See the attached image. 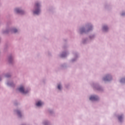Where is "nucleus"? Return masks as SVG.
Returning <instances> with one entry per match:
<instances>
[{
	"label": "nucleus",
	"mask_w": 125,
	"mask_h": 125,
	"mask_svg": "<svg viewBox=\"0 0 125 125\" xmlns=\"http://www.w3.org/2000/svg\"><path fill=\"white\" fill-rule=\"evenodd\" d=\"M35 7L36 8V10H35V11H34V14L35 15H39V14H40V5L39 4V3H36V5H35Z\"/></svg>",
	"instance_id": "obj_1"
},
{
	"label": "nucleus",
	"mask_w": 125,
	"mask_h": 125,
	"mask_svg": "<svg viewBox=\"0 0 125 125\" xmlns=\"http://www.w3.org/2000/svg\"><path fill=\"white\" fill-rule=\"evenodd\" d=\"M18 90L21 93H23V94H26L29 92V91H24V87L23 86H21Z\"/></svg>",
	"instance_id": "obj_2"
},
{
	"label": "nucleus",
	"mask_w": 125,
	"mask_h": 125,
	"mask_svg": "<svg viewBox=\"0 0 125 125\" xmlns=\"http://www.w3.org/2000/svg\"><path fill=\"white\" fill-rule=\"evenodd\" d=\"M98 99L99 98L97 96H91V97H90V100L91 101H97Z\"/></svg>",
	"instance_id": "obj_3"
},
{
	"label": "nucleus",
	"mask_w": 125,
	"mask_h": 125,
	"mask_svg": "<svg viewBox=\"0 0 125 125\" xmlns=\"http://www.w3.org/2000/svg\"><path fill=\"white\" fill-rule=\"evenodd\" d=\"M15 11L17 13H20L21 14H23L24 13V11L23 10H20L19 8L16 9Z\"/></svg>",
	"instance_id": "obj_4"
},
{
	"label": "nucleus",
	"mask_w": 125,
	"mask_h": 125,
	"mask_svg": "<svg viewBox=\"0 0 125 125\" xmlns=\"http://www.w3.org/2000/svg\"><path fill=\"white\" fill-rule=\"evenodd\" d=\"M110 76H109V75H107L106 76H105V77L104 78V80L105 81L110 80Z\"/></svg>",
	"instance_id": "obj_5"
},
{
	"label": "nucleus",
	"mask_w": 125,
	"mask_h": 125,
	"mask_svg": "<svg viewBox=\"0 0 125 125\" xmlns=\"http://www.w3.org/2000/svg\"><path fill=\"white\" fill-rule=\"evenodd\" d=\"M42 102L41 101H39V102H38L37 103H36V105L38 106H40V105H42Z\"/></svg>",
	"instance_id": "obj_6"
},
{
	"label": "nucleus",
	"mask_w": 125,
	"mask_h": 125,
	"mask_svg": "<svg viewBox=\"0 0 125 125\" xmlns=\"http://www.w3.org/2000/svg\"><path fill=\"white\" fill-rule=\"evenodd\" d=\"M123 115H121V116H118V119H119L120 121H122V120L123 119Z\"/></svg>",
	"instance_id": "obj_7"
},
{
	"label": "nucleus",
	"mask_w": 125,
	"mask_h": 125,
	"mask_svg": "<svg viewBox=\"0 0 125 125\" xmlns=\"http://www.w3.org/2000/svg\"><path fill=\"white\" fill-rule=\"evenodd\" d=\"M17 113L18 116H19V117H21V113H20V112L19 110H18L17 111Z\"/></svg>",
	"instance_id": "obj_8"
},
{
	"label": "nucleus",
	"mask_w": 125,
	"mask_h": 125,
	"mask_svg": "<svg viewBox=\"0 0 125 125\" xmlns=\"http://www.w3.org/2000/svg\"><path fill=\"white\" fill-rule=\"evenodd\" d=\"M103 29H104V30L106 31L108 29L107 26H104Z\"/></svg>",
	"instance_id": "obj_9"
},
{
	"label": "nucleus",
	"mask_w": 125,
	"mask_h": 125,
	"mask_svg": "<svg viewBox=\"0 0 125 125\" xmlns=\"http://www.w3.org/2000/svg\"><path fill=\"white\" fill-rule=\"evenodd\" d=\"M13 33H17L18 30H17V29H14L13 30Z\"/></svg>",
	"instance_id": "obj_10"
},
{
	"label": "nucleus",
	"mask_w": 125,
	"mask_h": 125,
	"mask_svg": "<svg viewBox=\"0 0 125 125\" xmlns=\"http://www.w3.org/2000/svg\"><path fill=\"white\" fill-rule=\"evenodd\" d=\"M58 89H61V88H62L61 85L59 84L58 86Z\"/></svg>",
	"instance_id": "obj_11"
},
{
	"label": "nucleus",
	"mask_w": 125,
	"mask_h": 125,
	"mask_svg": "<svg viewBox=\"0 0 125 125\" xmlns=\"http://www.w3.org/2000/svg\"><path fill=\"white\" fill-rule=\"evenodd\" d=\"M6 77H7V78H9V77H10V75H9V76L6 75Z\"/></svg>",
	"instance_id": "obj_12"
},
{
	"label": "nucleus",
	"mask_w": 125,
	"mask_h": 125,
	"mask_svg": "<svg viewBox=\"0 0 125 125\" xmlns=\"http://www.w3.org/2000/svg\"><path fill=\"white\" fill-rule=\"evenodd\" d=\"M62 57H64L63 55H62Z\"/></svg>",
	"instance_id": "obj_13"
},
{
	"label": "nucleus",
	"mask_w": 125,
	"mask_h": 125,
	"mask_svg": "<svg viewBox=\"0 0 125 125\" xmlns=\"http://www.w3.org/2000/svg\"><path fill=\"white\" fill-rule=\"evenodd\" d=\"M9 61H10V60H9Z\"/></svg>",
	"instance_id": "obj_14"
}]
</instances>
